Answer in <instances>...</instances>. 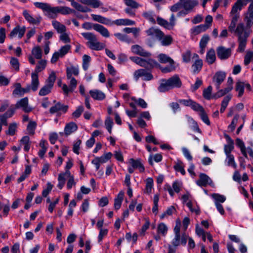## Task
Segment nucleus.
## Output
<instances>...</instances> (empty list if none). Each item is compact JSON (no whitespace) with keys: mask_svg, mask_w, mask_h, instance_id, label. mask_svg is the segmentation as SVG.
Listing matches in <instances>:
<instances>
[{"mask_svg":"<svg viewBox=\"0 0 253 253\" xmlns=\"http://www.w3.org/2000/svg\"><path fill=\"white\" fill-rule=\"evenodd\" d=\"M124 192L122 191H120L117 197L114 199V207L115 210H119L120 209L122 202L124 200Z\"/></svg>","mask_w":253,"mask_h":253,"instance_id":"33","label":"nucleus"},{"mask_svg":"<svg viewBox=\"0 0 253 253\" xmlns=\"http://www.w3.org/2000/svg\"><path fill=\"white\" fill-rule=\"evenodd\" d=\"M196 183L200 186H206L208 184L211 185L212 183V180L207 174L201 173L199 175V179Z\"/></svg>","mask_w":253,"mask_h":253,"instance_id":"27","label":"nucleus"},{"mask_svg":"<svg viewBox=\"0 0 253 253\" xmlns=\"http://www.w3.org/2000/svg\"><path fill=\"white\" fill-rule=\"evenodd\" d=\"M168 231V227L167 225L161 222L158 225L157 227V233L161 235L163 237H165L167 234Z\"/></svg>","mask_w":253,"mask_h":253,"instance_id":"42","label":"nucleus"},{"mask_svg":"<svg viewBox=\"0 0 253 253\" xmlns=\"http://www.w3.org/2000/svg\"><path fill=\"white\" fill-rule=\"evenodd\" d=\"M81 35L87 41L86 45L90 49L98 51L105 47V45L98 40L97 36L94 33L84 32Z\"/></svg>","mask_w":253,"mask_h":253,"instance_id":"5","label":"nucleus"},{"mask_svg":"<svg viewBox=\"0 0 253 253\" xmlns=\"http://www.w3.org/2000/svg\"><path fill=\"white\" fill-rule=\"evenodd\" d=\"M216 60L215 51L213 48H211L207 53L206 61L210 64H212Z\"/></svg>","mask_w":253,"mask_h":253,"instance_id":"36","label":"nucleus"},{"mask_svg":"<svg viewBox=\"0 0 253 253\" xmlns=\"http://www.w3.org/2000/svg\"><path fill=\"white\" fill-rule=\"evenodd\" d=\"M70 49L71 45L69 44H66L62 46L58 51L60 55V57L62 58L64 57L66 54L68 53Z\"/></svg>","mask_w":253,"mask_h":253,"instance_id":"59","label":"nucleus"},{"mask_svg":"<svg viewBox=\"0 0 253 253\" xmlns=\"http://www.w3.org/2000/svg\"><path fill=\"white\" fill-rule=\"evenodd\" d=\"M244 16V21L246 22V27L249 29L253 25V2L250 4Z\"/></svg>","mask_w":253,"mask_h":253,"instance_id":"11","label":"nucleus"},{"mask_svg":"<svg viewBox=\"0 0 253 253\" xmlns=\"http://www.w3.org/2000/svg\"><path fill=\"white\" fill-rule=\"evenodd\" d=\"M153 186V180L152 178L149 177L146 180V186L144 192L147 194H150L152 192Z\"/></svg>","mask_w":253,"mask_h":253,"instance_id":"47","label":"nucleus"},{"mask_svg":"<svg viewBox=\"0 0 253 253\" xmlns=\"http://www.w3.org/2000/svg\"><path fill=\"white\" fill-rule=\"evenodd\" d=\"M52 88L53 87L45 84V85L40 90L39 92V95L45 96L47 95L51 92Z\"/></svg>","mask_w":253,"mask_h":253,"instance_id":"51","label":"nucleus"},{"mask_svg":"<svg viewBox=\"0 0 253 253\" xmlns=\"http://www.w3.org/2000/svg\"><path fill=\"white\" fill-rule=\"evenodd\" d=\"M252 59H253V51H248L244 57V64L246 66L248 65ZM252 70L253 71V67Z\"/></svg>","mask_w":253,"mask_h":253,"instance_id":"58","label":"nucleus"},{"mask_svg":"<svg viewBox=\"0 0 253 253\" xmlns=\"http://www.w3.org/2000/svg\"><path fill=\"white\" fill-rule=\"evenodd\" d=\"M179 103L186 107H190L192 109L196 111L197 110L202 108V106L191 99H179Z\"/></svg>","mask_w":253,"mask_h":253,"instance_id":"19","label":"nucleus"},{"mask_svg":"<svg viewBox=\"0 0 253 253\" xmlns=\"http://www.w3.org/2000/svg\"><path fill=\"white\" fill-rule=\"evenodd\" d=\"M239 18H235V17H231V21L230 25L228 27L229 31L232 33H233V32L236 30V23L238 20Z\"/></svg>","mask_w":253,"mask_h":253,"instance_id":"64","label":"nucleus"},{"mask_svg":"<svg viewBox=\"0 0 253 253\" xmlns=\"http://www.w3.org/2000/svg\"><path fill=\"white\" fill-rule=\"evenodd\" d=\"M69 1L71 2V5L76 8L77 10L83 12H90L91 11V9L86 7V6H84L80 4V3L74 1V0H68Z\"/></svg>","mask_w":253,"mask_h":253,"instance_id":"41","label":"nucleus"},{"mask_svg":"<svg viewBox=\"0 0 253 253\" xmlns=\"http://www.w3.org/2000/svg\"><path fill=\"white\" fill-rule=\"evenodd\" d=\"M218 57L220 60L227 59L231 55V49L230 48H225L224 46H218L216 49Z\"/></svg>","mask_w":253,"mask_h":253,"instance_id":"13","label":"nucleus"},{"mask_svg":"<svg viewBox=\"0 0 253 253\" xmlns=\"http://www.w3.org/2000/svg\"><path fill=\"white\" fill-rule=\"evenodd\" d=\"M226 77V74L222 72H217L213 78V81L215 82V85L217 89H219L221 84L223 82Z\"/></svg>","mask_w":253,"mask_h":253,"instance_id":"25","label":"nucleus"},{"mask_svg":"<svg viewBox=\"0 0 253 253\" xmlns=\"http://www.w3.org/2000/svg\"><path fill=\"white\" fill-rule=\"evenodd\" d=\"M162 156L160 154H156L153 156L152 155H151L149 158L148 161L150 165H153V159L156 162L159 163L162 161Z\"/></svg>","mask_w":253,"mask_h":253,"instance_id":"60","label":"nucleus"},{"mask_svg":"<svg viewBox=\"0 0 253 253\" xmlns=\"http://www.w3.org/2000/svg\"><path fill=\"white\" fill-rule=\"evenodd\" d=\"M129 58L131 61L134 62L135 63L139 65V66H140L141 67H144V66H145V62H144L145 59H144L143 58H140L138 57H136V56H131V57H130Z\"/></svg>","mask_w":253,"mask_h":253,"instance_id":"62","label":"nucleus"},{"mask_svg":"<svg viewBox=\"0 0 253 253\" xmlns=\"http://www.w3.org/2000/svg\"><path fill=\"white\" fill-rule=\"evenodd\" d=\"M94 30L98 32L104 38H107L110 37V33L108 29L101 25L96 24L94 27Z\"/></svg>","mask_w":253,"mask_h":253,"instance_id":"31","label":"nucleus"},{"mask_svg":"<svg viewBox=\"0 0 253 253\" xmlns=\"http://www.w3.org/2000/svg\"><path fill=\"white\" fill-rule=\"evenodd\" d=\"M14 114V109H9L4 114H0V132L2 129V125L7 126V119L12 117Z\"/></svg>","mask_w":253,"mask_h":253,"instance_id":"16","label":"nucleus"},{"mask_svg":"<svg viewBox=\"0 0 253 253\" xmlns=\"http://www.w3.org/2000/svg\"><path fill=\"white\" fill-rule=\"evenodd\" d=\"M159 200V196L158 194H155L154 196L153 199V207L152 208V212L155 214H157L158 212V202Z\"/></svg>","mask_w":253,"mask_h":253,"instance_id":"57","label":"nucleus"},{"mask_svg":"<svg viewBox=\"0 0 253 253\" xmlns=\"http://www.w3.org/2000/svg\"><path fill=\"white\" fill-rule=\"evenodd\" d=\"M23 15L25 19L31 24L39 25L42 20L41 16L34 17L27 10L23 11Z\"/></svg>","mask_w":253,"mask_h":253,"instance_id":"15","label":"nucleus"},{"mask_svg":"<svg viewBox=\"0 0 253 253\" xmlns=\"http://www.w3.org/2000/svg\"><path fill=\"white\" fill-rule=\"evenodd\" d=\"M172 188L169 184H166L164 186V190L167 191L170 196L173 197L174 195V192L179 193L180 191V187L181 183L178 181H175L172 183Z\"/></svg>","mask_w":253,"mask_h":253,"instance_id":"12","label":"nucleus"},{"mask_svg":"<svg viewBox=\"0 0 253 253\" xmlns=\"http://www.w3.org/2000/svg\"><path fill=\"white\" fill-rule=\"evenodd\" d=\"M21 143L24 145V150L28 152L30 148V138L28 136H23L20 140Z\"/></svg>","mask_w":253,"mask_h":253,"instance_id":"52","label":"nucleus"},{"mask_svg":"<svg viewBox=\"0 0 253 253\" xmlns=\"http://www.w3.org/2000/svg\"><path fill=\"white\" fill-rule=\"evenodd\" d=\"M159 61L162 64H173L175 63L174 60L169 56L168 55L164 53H160L157 56Z\"/></svg>","mask_w":253,"mask_h":253,"instance_id":"35","label":"nucleus"},{"mask_svg":"<svg viewBox=\"0 0 253 253\" xmlns=\"http://www.w3.org/2000/svg\"><path fill=\"white\" fill-rule=\"evenodd\" d=\"M91 58L87 55H84L83 57V68L84 71H86L89 66Z\"/></svg>","mask_w":253,"mask_h":253,"instance_id":"55","label":"nucleus"},{"mask_svg":"<svg viewBox=\"0 0 253 253\" xmlns=\"http://www.w3.org/2000/svg\"><path fill=\"white\" fill-rule=\"evenodd\" d=\"M56 79V73L54 71H52L49 74L47 79L45 81V84L53 87Z\"/></svg>","mask_w":253,"mask_h":253,"instance_id":"50","label":"nucleus"},{"mask_svg":"<svg viewBox=\"0 0 253 253\" xmlns=\"http://www.w3.org/2000/svg\"><path fill=\"white\" fill-rule=\"evenodd\" d=\"M129 165L127 170L129 173H132L135 169H138L140 172H143L145 168L141 159H134L131 158L129 160Z\"/></svg>","mask_w":253,"mask_h":253,"instance_id":"7","label":"nucleus"},{"mask_svg":"<svg viewBox=\"0 0 253 253\" xmlns=\"http://www.w3.org/2000/svg\"><path fill=\"white\" fill-rule=\"evenodd\" d=\"M91 16L93 20L94 21L98 22L106 25H112V21H111V20L100 15L91 14Z\"/></svg>","mask_w":253,"mask_h":253,"instance_id":"26","label":"nucleus"},{"mask_svg":"<svg viewBox=\"0 0 253 253\" xmlns=\"http://www.w3.org/2000/svg\"><path fill=\"white\" fill-rule=\"evenodd\" d=\"M17 127V124L13 123L10 124L8 127V129L5 132L7 135L12 136L14 135Z\"/></svg>","mask_w":253,"mask_h":253,"instance_id":"63","label":"nucleus"},{"mask_svg":"<svg viewBox=\"0 0 253 253\" xmlns=\"http://www.w3.org/2000/svg\"><path fill=\"white\" fill-rule=\"evenodd\" d=\"M203 65V60L200 59H197L192 65L193 74H197L201 70Z\"/></svg>","mask_w":253,"mask_h":253,"instance_id":"39","label":"nucleus"},{"mask_svg":"<svg viewBox=\"0 0 253 253\" xmlns=\"http://www.w3.org/2000/svg\"><path fill=\"white\" fill-rule=\"evenodd\" d=\"M89 94L95 100H102L105 98V94L102 91L97 89L90 90Z\"/></svg>","mask_w":253,"mask_h":253,"instance_id":"32","label":"nucleus"},{"mask_svg":"<svg viewBox=\"0 0 253 253\" xmlns=\"http://www.w3.org/2000/svg\"><path fill=\"white\" fill-rule=\"evenodd\" d=\"M46 63V61L45 60H40L36 65L34 72H32V73H36V74H38L39 73L42 72L45 68Z\"/></svg>","mask_w":253,"mask_h":253,"instance_id":"44","label":"nucleus"},{"mask_svg":"<svg viewBox=\"0 0 253 253\" xmlns=\"http://www.w3.org/2000/svg\"><path fill=\"white\" fill-rule=\"evenodd\" d=\"M26 30V29L25 26L20 27L19 25H17L11 31L9 34V37L10 38H13L16 35H18V39H20L25 34Z\"/></svg>","mask_w":253,"mask_h":253,"instance_id":"22","label":"nucleus"},{"mask_svg":"<svg viewBox=\"0 0 253 253\" xmlns=\"http://www.w3.org/2000/svg\"><path fill=\"white\" fill-rule=\"evenodd\" d=\"M161 44L163 46H167L170 45L173 42V38L170 35H164L161 37V39H159Z\"/></svg>","mask_w":253,"mask_h":253,"instance_id":"40","label":"nucleus"},{"mask_svg":"<svg viewBox=\"0 0 253 253\" xmlns=\"http://www.w3.org/2000/svg\"><path fill=\"white\" fill-rule=\"evenodd\" d=\"M39 85L40 81L38 74L32 73L31 84L27 86V88L28 89L29 92L30 90H32L33 91H37L39 88Z\"/></svg>","mask_w":253,"mask_h":253,"instance_id":"17","label":"nucleus"},{"mask_svg":"<svg viewBox=\"0 0 253 253\" xmlns=\"http://www.w3.org/2000/svg\"><path fill=\"white\" fill-rule=\"evenodd\" d=\"M52 25L59 34L64 33L66 31V27L63 24L58 21L53 20L52 21Z\"/></svg>","mask_w":253,"mask_h":253,"instance_id":"38","label":"nucleus"},{"mask_svg":"<svg viewBox=\"0 0 253 253\" xmlns=\"http://www.w3.org/2000/svg\"><path fill=\"white\" fill-rule=\"evenodd\" d=\"M78 129V126L74 122L67 124L64 128V132L66 135H69L72 133L76 131Z\"/></svg>","mask_w":253,"mask_h":253,"instance_id":"34","label":"nucleus"},{"mask_svg":"<svg viewBox=\"0 0 253 253\" xmlns=\"http://www.w3.org/2000/svg\"><path fill=\"white\" fill-rule=\"evenodd\" d=\"M209 41L210 37L208 35L205 34L202 36L199 43V46L200 48L199 53L200 54H203L204 53L205 48Z\"/></svg>","mask_w":253,"mask_h":253,"instance_id":"30","label":"nucleus"},{"mask_svg":"<svg viewBox=\"0 0 253 253\" xmlns=\"http://www.w3.org/2000/svg\"><path fill=\"white\" fill-rule=\"evenodd\" d=\"M251 30L246 28L244 23H240L237 24L236 30L233 32L238 38L239 43L237 51L243 52L246 47L247 39L250 36Z\"/></svg>","mask_w":253,"mask_h":253,"instance_id":"3","label":"nucleus"},{"mask_svg":"<svg viewBox=\"0 0 253 253\" xmlns=\"http://www.w3.org/2000/svg\"><path fill=\"white\" fill-rule=\"evenodd\" d=\"M196 111L200 113V115L202 121L207 125H210V121L207 115L205 113L203 107L202 106L201 109L197 110Z\"/></svg>","mask_w":253,"mask_h":253,"instance_id":"49","label":"nucleus"},{"mask_svg":"<svg viewBox=\"0 0 253 253\" xmlns=\"http://www.w3.org/2000/svg\"><path fill=\"white\" fill-rule=\"evenodd\" d=\"M144 62L145 66L144 67L146 68L152 69L161 67V65L157 61L152 58L145 59Z\"/></svg>","mask_w":253,"mask_h":253,"instance_id":"37","label":"nucleus"},{"mask_svg":"<svg viewBox=\"0 0 253 253\" xmlns=\"http://www.w3.org/2000/svg\"><path fill=\"white\" fill-rule=\"evenodd\" d=\"M147 36L148 37L147 39V44L150 46H152L156 40L161 39L162 36L164 35V33L159 29L151 27L145 31Z\"/></svg>","mask_w":253,"mask_h":253,"instance_id":"6","label":"nucleus"},{"mask_svg":"<svg viewBox=\"0 0 253 253\" xmlns=\"http://www.w3.org/2000/svg\"><path fill=\"white\" fill-rule=\"evenodd\" d=\"M34 5L38 8L41 9L44 15L49 18H55L58 13L67 15L72 13L74 10L67 6H52L50 4L46 2H35Z\"/></svg>","mask_w":253,"mask_h":253,"instance_id":"1","label":"nucleus"},{"mask_svg":"<svg viewBox=\"0 0 253 253\" xmlns=\"http://www.w3.org/2000/svg\"><path fill=\"white\" fill-rule=\"evenodd\" d=\"M243 6V4L240 2V0H237L232 7L231 10L230 12V16L231 17L239 18L240 12L242 9Z\"/></svg>","mask_w":253,"mask_h":253,"instance_id":"21","label":"nucleus"},{"mask_svg":"<svg viewBox=\"0 0 253 253\" xmlns=\"http://www.w3.org/2000/svg\"><path fill=\"white\" fill-rule=\"evenodd\" d=\"M32 56L37 59H41L42 57V50L40 46L34 47L31 51Z\"/></svg>","mask_w":253,"mask_h":253,"instance_id":"46","label":"nucleus"},{"mask_svg":"<svg viewBox=\"0 0 253 253\" xmlns=\"http://www.w3.org/2000/svg\"><path fill=\"white\" fill-rule=\"evenodd\" d=\"M15 89L12 92V95L14 97H21L23 96L25 93L28 92V89L27 87L25 88L21 87L20 83H17L14 84Z\"/></svg>","mask_w":253,"mask_h":253,"instance_id":"23","label":"nucleus"},{"mask_svg":"<svg viewBox=\"0 0 253 253\" xmlns=\"http://www.w3.org/2000/svg\"><path fill=\"white\" fill-rule=\"evenodd\" d=\"M125 4L130 8L136 9L138 8L140 5L134 0H124Z\"/></svg>","mask_w":253,"mask_h":253,"instance_id":"61","label":"nucleus"},{"mask_svg":"<svg viewBox=\"0 0 253 253\" xmlns=\"http://www.w3.org/2000/svg\"><path fill=\"white\" fill-rule=\"evenodd\" d=\"M209 28V25L201 24L198 26H195L190 29L191 34L196 36L202 32L206 31Z\"/></svg>","mask_w":253,"mask_h":253,"instance_id":"29","label":"nucleus"},{"mask_svg":"<svg viewBox=\"0 0 253 253\" xmlns=\"http://www.w3.org/2000/svg\"><path fill=\"white\" fill-rule=\"evenodd\" d=\"M131 49L133 53L141 56L149 57L151 55L150 52L146 51L141 46L137 44L132 45Z\"/></svg>","mask_w":253,"mask_h":253,"instance_id":"24","label":"nucleus"},{"mask_svg":"<svg viewBox=\"0 0 253 253\" xmlns=\"http://www.w3.org/2000/svg\"><path fill=\"white\" fill-rule=\"evenodd\" d=\"M79 74V66L77 65L74 66L73 65L66 68L67 78L69 79L72 77L73 75L75 76H78Z\"/></svg>","mask_w":253,"mask_h":253,"instance_id":"28","label":"nucleus"},{"mask_svg":"<svg viewBox=\"0 0 253 253\" xmlns=\"http://www.w3.org/2000/svg\"><path fill=\"white\" fill-rule=\"evenodd\" d=\"M178 65L176 64V63H173V64H169V66L167 67H162L161 66L160 67H159L161 71L164 73H169L172 71H174L176 66H177Z\"/></svg>","mask_w":253,"mask_h":253,"instance_id":"48","label":"nucleus"},{"mask_svg":"<svg viewBox=\"0 0 253 253\" xmlns=\"http://www.w3.org/2000/svg\"><path fill=\"white\" fill-rule=\"evenodd\" d=\"M10 109L13 108H11ZM13 109L14 111L15 109H22L26 113L30 112L32 110V108L29 106V100L27 97H25L17 101L15 105V108Z\"/></svg>","mask_w":253,"mask_h":253,"instance_id":"10","label":"nucleus"},{"mask_svg":"<svg viewBox=\"0 0 253 253\" xmlns=\"http://www.w3.org/2000/svg\"><path fill=\"white\" fill-rule=\"evenodd\" d=\"M184 168V166L183 162L179 160L175 162V165L173 166V168L175 170L180 172L183 175H185L186 173Z\"/></svg>","mask_w":253,"mask_h":253,"instance_id":"45","label":"nucleus"},{"mask_svg":"<svg viewBox=\"0 0 253 253\" xmlns=\"http://www.w3.org/2000/svg\"><path fill=\"white\" fill-rule=\"evenodd\" d=\"M187 236L183 234L181 236L180 234H174V237L171 241L172 245L176 247L180 245L185 246L187 243Z\"/></svg>","mask_w":253,"mask_h":253,"instance_id":"14","label":"nucleus"},{"mask_svg":"<svg viewBox=\"0 0 253 253\" xmlns=\"http://www.w3.org/2000/svg\"><path fill=\"white\" fill-rule=\"evenodd\" d=\"M181 85L180 79L175 75L168 80L162 79L158 89L161 92H165L174 88H180Z\"/></svg>","mask_w":253,"mask_h":253,"instance_id":"4","label":"nucleus"},{"mask_svg":"<svg viewBox=\"0 0 253 253\" xmlns=\"http://www.w3.org/2000/svg\"><path fill=\"white\" fill-rule=\"evenodd\" d=\"M69 83V86L66 84H64L62 86V90L65 94L68 95L69 93L72 92L76 88L77 85V81L74 77H71Z\"/></svg>","mask_w":253,"mask_h":253,"instance_id":"18","label":"nucleus"},{"mask_svg":"<svg viewBox=\"0 0 253 253\" xmlns=\"http://www.w3.org/2000/svg\"><path fill=\"white\" fill-rule=\"evenodd\" d=\"M69 108V106L64 105L60 102H56L54 105L50 107L49 112L51 114H56V116H60L63 114H65Z\"/></svg>","mask_w":253,"mask_h":253,"instance_id":"8","label":"nucleus"},{"mask_svg":"<svg viewBox=\"0 0 253 253\" xmlns=\"http://www.w3.org/2000/svg\"><path fill=\"white\" fill-rule=\"evenodd\" d=\"M199 4L197 0H179L169 8L171 11L174 12L178 11L180 9H183L177 13L178 17L184 16L193 11L195 7Z\"/></svg>","mask_w":253,"mask_h":253,"instance_id":"2","label":"nucleus"},{"mask_svg":"<svg viewBox=\"0 0 253 253\" xmlns=\"http://www.w3.org/2000/svg\"><path fill=\"white\" fill-rule=\"evenodd\" d=\"M226 161L229 166H232L234 169L237 168V164L234 160V157L232 154L226 155Z\"/></svg>","mask_w":253,"mask_h":253,"instance_id":"56","label":"nucleus"},{"mask_svg":"<svg viewBox=\"0 0 253 253\" xmlns=\"http://www.w3.org/2000/svg\"><path fill=\"white\" fill-rule=\"evenodd\" d=\"M188 122L189 125L190 127L195 132H197L199 133H202L201 130L200 129L197 122L195 121L193 119L190 117H188Z\"/></svg>","mask_w":253,"mask_h":253,"instance_id":"43","label":"nucleus"},{"mask_svg":"<svg viewBox=\"0 0 253 253\" xmlns=\"http://www.w3.org/2000/svg\"><path fill=\"white\" fill-rule=\"evenodd\" d=\"M79 1L84 4L89 5L94 8H97L100 7L103 12L107 11V8L101 7L103 5V3L99 0H79Z\"/></svg>","mask_w":253,"mask_h":253,"instance_id":"20","label":"nucleus"},{"mask_svg":"<svg viewBox=\"0 0 253 253\" xmlns=\"http://www.w3.org/2000/svg\"><path fill=\"white\" fill-rule=\"evenodd\" d=\"M37 126V124L34 121H30L27 127V130L30 135H34Z\"/></svg>","mask_w":253,"mask_h":253,"instance_id":"54","label":"nucleus"},{"mask_svg":"<svg viewBox=\"0 0 253 253\" xmlns=\"http://www.w3.org/2000/svg\"><path fill=\"white\" fill-rule=\"evenodd\" d=\"M245 85L244 82H238L236 84V90L238 92V96L241 97L244 92Z\"/></svg>","mask_w":253,"mask_h":253,"instance_id":"53","label":"nucleus"},{"mask_svg":"<svg viewBox=\"0 0 253 253\" xmlns=\"http://www.w3.org/2000/svg\"><path fill=\"white\" fill-rule=\"evenodd\" d=\"M133 77L136 81H137L140 77L145 81H149L153 79V75L144 69L136 70L133 73Z\"/></svg>","mask_w":253,"mask_h":253,"instance_id":"9","label":"nucleus"}]
</instances>
